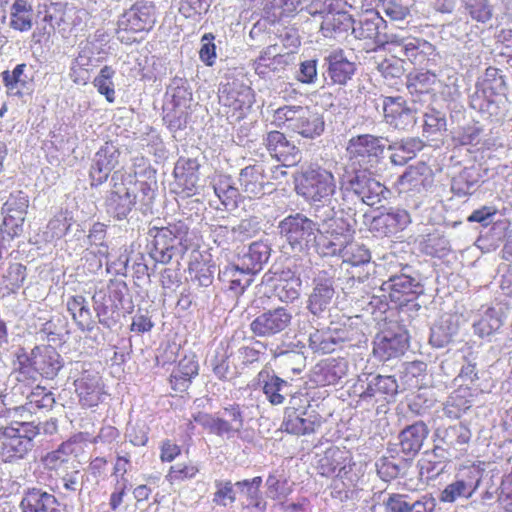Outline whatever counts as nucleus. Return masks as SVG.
Segmentation results:
<instances>
[{"instance_id":"8","label":"nucleus","mask_w":512,"mask_h":512,"mask_svg":"<svg viewBox=\"0 0 512 512\" xmlns=\"http://www.w3.org/2000/svg\"><path fill=\"white\" fill-rule=\"evenodd\" d=\"M384 138L372 134H361L349 139L346 147L349 158L362 170L377 169L385 159Z\"/></svg>"},{"instance_id":"16","label":"nucleus","mask_w":512,"mask_h":512,"mask_svg":"<svg viewBox=\"0 0 512 512\" xmlns=\"http://www.w3.org/2000/svg\"><path fill=\"white\" fill-rule=\"evenodd\" d=\"M262 283L269 285L282 302H292L300 295L301 280L290 269L269 270L264 274Z\"/></svg>"},{"instance_id":"62","label":"nucleus","mask_w":512,"mask_h":512,"mask_svg":"<svg viewBox=\"0 0 512 512\" xmlns=\"http://www.w3.org/2000/svg\"><path fill=\"white\" fill-rule=\"evenodd\" d=\"M234 486L235 484L233 485L231 481L216 480V491L214 493L213 502L223 507H226L229 503H233L236 500Z\"/></svg>"},{"instance_id":"2","label":"nucleus","mask_w":512,"mask_h":512,"mask_svg":"<svg viewBox=\"0 0 512 512\" xmlns=\"http://www.w3.org/2000/svg\"><path fill=\"white\" fill-rule=\"evenodd\" d=\"M113 188L107 198V211L117 220L126 219L139 200V209L146 212L151 208L154 192L147 182H138L131 174L115 171L112 175Z\"/></svg>"},{"instance_id":"51","label":"nucleus","mask_w":512,"mask_h":512,"mask_svg":"<svg viewBox=\"0 0 512 512\" xmlns=\"http://www.w3.org/2000/svg\"><path fill=\"white\" fill-rule=\"evenodd\" d=\"M262 484V478L256 476L250 480L238 481L235 483V487L240 493L247 497L249 505H252L260 510H264L266 503L261 500L260 486Z\"/></svg>"},{"instance_id":"11","label":"nucleus","mask_w":512,"mask_h":512,"mask_svg":"<svg viewBox=\"0 0 512 512\" xmlns=\"http://www.w3.org/2000/svg\"><path fill=\"white\" fill-rule=\"evenodd\" d=\"M368 101L376 109L382 107L385 123L394 129L409 131L417 122L416 109L401 96L369 98L366 103Z\"/></svg>"},{"instance_id":"13","label":"nucleus","mask_w":512,"mask_h":512,"mask_svg":"<svg viewBox=\"0 0 512 512\" xmlns=\"http://www.w3.org/2000/svg\"><path fill=\"white\" fill-rule=\"evenodd\" d=\"M346 5L343 0H331L329 10L322 17L320 31L324 37L344 39L349 30H353L354 19L347 11L342 9Z\"/></svg>"},{"instance_id":"34","label":"nucleus","mask_w":512,"mask_h":512,"mask_svg":"<svg viewBox=\"0 0 512 512\" xmlns=\"http://www.w3.org/2000/svg\"><path fill=\"white\" fill-rule=\"evenodd\" d=\"M270 255L271 247L266 242L256 241L249 245L247 251L239 258L238 264L241 269L256 275L268 262Z\"/></svg>"},{"instance_id":"45","label":"nucleus","mask_w":512,"mask_h":512,"mask_svg":"<svg viewBox=\"0 0 512 512\" xmlns=\"http://www.w3.org/2000/svg\"><path fill=\"white\" fill-rule=\"evenodd\" d=\"M478 90L483 97L494 95L495 97L504 96L507 91V84L502 71L495 67H488L485 70L483 80Z\"/></svg>"},{"instance_id":"52","label":"nucleus","mask_w":512,"mask_h":512,"mask_svg":"<svg viewBox=\"0 0 512 512\" xmlns=\"http://www.w3.org/2000/svg\"><path fill=\"white\" fill-rule=\"evenodd\" d=\"M115 70L111 66H104L99 74L95 77L93 84L97 88V91L104 95L109 103L115 101V89L113 83V77Z\"/></svg>"},{"instance_id":"4","label":"nucleus","mask_w":512,"mask_h":512,"mask_svg":"<svg viewBox=\"0 0 512 512\" xmlns=\"http://www.w3.org/2000/svg\"><path fill=\"white\" fill-rule=\"evenodd\" d=\"M342 205L354 199L368 206H375L387 200L391 191L372 176L369 170H355L346 176L341 184Z\"/></svg>"},{"instance_id":"37","label":"nucleus","mask_w":512,"mask_h":512,"mask_svg":"<svg viewBox=\"0 0 512 512\" xmlns=\"http://www.w3.org/2000/svg\"><path fill=\"white\" fill-rule=\"evenodd\" d=\"M200 164L196 159L179 158L174 167V176L178 184L188 191V195L194 192L199 181Z\"/></svg>"},{"instance_id":"57","label":"nucleus","mask_w":512,"mask_h":512,"mask_svg":"<svg viewBox=\"0 0 512 512\" xmlns=\"http://www.w3.org/2000/svg\"><path fill=\"white\" fill-rule=\"evenodd\" d=\"M228 355L223 347H218L215 350V355L210 359V366L216 377L220 380L231 379L234 371L231 368L228 360Z\"/></svg>"},{"instance_id":"60","label":"nucleus","mask_w":512,"mask_h":512,"mask_svg":"<svg viewBox=\"0 0 512 512\" xmlns=\"http://www.w3.org/2000/svg\"><path fill=\"white\" fill-rule=\"evenodd\" d=\"M260 230V222L256 217L242 219L237 225L231 227L235 239L241 241L255 236Z\"/></svg>"},{"instance_id":"63","label":"nucleus","mask_w":512,"mask_h":512,"mask_svg":"<svg viewBox=\"0 0 512 512\" xmlns=\"http://www.w3.org/2000/svg\"><path fill=\"white\" fill-rule=\"evenodd\" d=\"M265 351L266 344L261 341H253L250 343V345H242L238 349L239 358L245 365L258 362L260 355H263Z\"/></svg>"},{"instance_id":"28","label":"nucleus","mask_w":512,"mask_h":512,"mask_svg":"<svg viewBox=\"0 0 512 512\" xmlns=\"http://www.w3.org/2000/svg\"><path fill=\"white\" fill-rule=\"evenodd\" d=\"M428 435L429 428L423 421L406 426L398 436L401 452L409 458L415 457Z\"/></svg>"},{"instance_id":"29","label":"nucleus","mask_w":512,"mask_h":512,"mask_svg":"<svg viewBox=\"0 0 512 512\" xmlns=\"http://www.w3.org/2000/svg\"><path fill=\"white\" fill-rule=\"evenodd\" d=\"M258 377L263 393L272 405H282L286 397L291 394V385L273 371L262 370Z\"/></svg>"},{"instance_id":"47","label":"nucleus","mask_w":512,"mask_h":512,"mask_svg":"<svg viewBox=\"0 0 512 512\" xmlns=\"http://www.w3.org/2000/svg\"><path fill=\"white\" fill-rule=\"evenodd\" d=\"M75 387L83 405L92 407L98 404L101 388L97 377L83 376L75 381Z\"/></svg>"},{"instance_id":"58","label":"nucleus","mask_w":512,"mask_h":512,"mask_svg":"<svg viewBox=\"0 0 512 512\" xmlns=\"http://www.w3.org/2000/svg\"><path fill=\"white\" fill-rule=\"evenodd\" d=\"M478 173H476V170L474 168H465L463 169L460 174L455 177L452 181L451 189L454 192V194L458 196H466L469 195V187L466 188V190L460 188L461 183L468 184L470 188H473L474 190L478 186Z\"/></svg>"},{"instance_id":"31","label":"nucleus","mask_w":512,"mask_h":512,"mask_svg":"<svg viewBox=\"0 0 512 512\" xmlns=\"http://www.w3.org/2000/svg\"><path fill=\"white\" fill-rule=\"evenodd\" d=\"M437 437L449 450L465 452L471 440L472 433L470 429L462 424L456 423L446 428H438L435 431Z\"/></svg>"},{"instance_id":"12","label":"nucleus","mask_w":512,"mask_h":512,"mask_svg":"<svg viewBox=\"0 0 512 512\" xmlns=\"http://www.w3.org/2000/svg\"><path fill=\"white\" fill-rule=\"evenodd\" d=\"M339 257L342 259V265L350 267L346 270L352 280L362 283L369 278L372 271L371 252L366 245L352 239L344 250L342 249Z\"/></svg>"},{"instance_id":"23","label":"nucleus","mask_w":512,"mask_h":512,"mask_svg":"<svg viewBox=\"0 0 512 512\" xmlns=\"http://www.w3.org/2000/svg\"><path fill=\"white\" fill-rule=\"evenodd\" d=\"M32 369L46 379H54L64 366L62 356L50 345L32 349Z\"/></svg>"},{"instance_id":"24","label":"nucleus","mask_w":512,"mask_h":512,"mask_svg":"<svg viewBox=\"0 0 512 512\" xmlns=\"http://www.w3.org/2000/svg\"><path fill=\"white\" fill-rule=\"evenodd\" d=\"M410 222V214L405 209L389 208L373 217L370 229L379 235L390 236L404 230Z\"/></svg>"},{"instance_id":"55","label":"nucleus","mask_w":512,"mask_h":512,"mask_svg":"<svg viewBox=\"0 0 512 512\" xmlns=\"http://www.w3.org/2000/svg\"><path fill=\"white\" fill-rule=\"evenodd\" d=\"M213 188L225 209H232L237 206L239 191L230 183L229 179H220L214 184Z\"/></svg>"},{"instance_id":"6","label":"nucleus","mask_w":512,"mask_h":512,"mask_svg":"<svg viewBox=\"0 0 512 512\" xmlns=\"http://www.w3.org/2000/svg\"><path fill=\"white\" fill-rule=\"evenodd\" d=\"M277 228L280 237L294 253H307L314 248L320 232L318 220H313L300 212L282 219Z\"/></svg>"},{"instance_id":"14","label":"nucleus","mask_w":512,"mask_h":512,"mask_svg":"<svg viewBox=\"0 0 512 512\" xmlns=\"http://www.w3.org/2000/svg\"><path fill=\"white\" fill-rule=\"evenodd\" d=\"M156 23V7L151 1H138L120 16V29L131 32H148Z\"/></svg>"},{"instance_id":"48","label":"nucleus","mask_w":512,"mask_h":512,"mask_svg":"<svg viewBox=\"0 0 512 512\" xmlns=\"http://www.w3.org/2000/svg\"><path fill=\"white\" fill-rule=\"evenodd\" d=\"M368 5L373 3L376 10L384 13L391 21H403L410 16V8L403 0H366Z\"/></svg>"},{"instance_id":"64","label":"nucleus","mask_w":512,"mask_h":512,"mask_svg":"<svg viewBox=\"0 0 512 512\" xmlns=\"http://www.w3.org/2000/svg\"><path fill=\"white\" fill-rule=\"evenodd\" d=\"M323 371L325 381L329 385L336 384L347 375V362L344 359L333 360L323 368Z\"/></svg>"},{"instance_id":"26","label":"nucleus","mask_w":512,"mask_h":512,"mask_svg":"<svg viewBox=\"0 0 512 512\" xmlns=\"http://www.w3.org/2000/svg\"><path fill=\"white\" fill-rule=\"evenodd\" d=\"M264 142L267 150L285 166H293L301 160L299 148L290 143L285 134L280 131H270Z\"/></svg>"},{"instance_id":"17","label":"nucleus","mask_w":512,"mask_h":512,"mask_svg":"<svg viewBox=\"0 0 512 512\" xmlns=\"http://www.w3.org/2000/svg\"><path fill=\"white\" fill-rule=\"evenodd\" d=\"M292 314L277 307L259 314L251 323V331L259 337H271L284 331L291 323Z\"/></svg>"},{"instance_id":"21","label":"nucleus","mask_w":512,"mask_h":512,"mask_svg":"<svg viewBox=\"0 0 512 512\" xmlns=\"http://www.w3.org/2000/svg\"><path fill=\"white\" fill-rule=\"evenodd\" d=\"M408 347V336L400 328L397 331L385 330L377 334L373 353L381 361H387L402 355Z\"/></svg>"},{"instance_id":"43","label":"nucleus","mask_w":512,"mask_h":512,"mask_svg":"<svg viewBox=\"0 0 512 512\" xmlns=\"http://www.w3.org/2000/svg\"><path fill=\"white\" fill-rule=\"evenodd\" d=\"M458 332V326L451 316L442 318L431 328L429 342L435 348L447 346Z\"/></svg>"},{"instance_id":"10","label":"nucleus","mask_w":512,"mask_h":512,"mask_svg":"<svg viewBox=\"0 0 512 512\" xmlns=\"http://www.w3.org/2000/svg\"><path fill=\"white\" fill-rule=\"evenodd\" d=\"M186 233L184 224L151 228L148 234L152 240L146 247L149 256L155 263L168 264L177 250L176 242L181 241Z\"/></svg>"},{"instance_id":"7","label":"nucleus","mask_w":512,"mask_h":512,"mask_svg":"<svg viewBox=\"0 0 512 512\" xmlns=\"http://www.w3.org/2000/svg\"><path fill=\"white\" fill-rule=\"evenodd\" d=\"M246 409L239 404H232L224 407L219 417L199 412L193 416V419L209 433L231 439L243 430Z\"/></svg>"},{"instance_id":"40","label":"nucleus","mask_w":512,"mask_h":512,"mask_svg":"<svg viewBox=\"0 0 512 512\" xmlns=\"http://www.w3.org/2000/svg\"><path fill=\"white\" fill-rule=\"evenodd\" d=\"M239 182L243 191L250 198H258L264 194L263 168L250 165L240 171Z\"/></svg>"},{"instance_id":"32","label":"nucleus","mask_w":512,"mask_h":512,"mask_svg":"<svg viewBox=\"0 0 512 512\" xmlns=\"http://www.w3.org/2000/svg\"><path fill=\"white\" fill-rule=\"evenodd\" d=\"M453 456V453L446 446L434 445L432 450L423 453L422 459L418 462L420 476L426 475V479L438 476L444 467L438 468V466L443 465Z\"/></svg>"},{"instance_id":"42","label":"nucleus","mask_w":512,"mask_h":512,"mask_svg":"<svg viewBox=\"0 0 512 512\" xmlns=\"http://www.w3.org/2000/svg\"><path fill=\"white\" fill-rule=\"evenodd\" d=\"M327 222H329V224L325 232L329 239L337 244L340 256L342 254V249L344 250V247H346V245H348L352 240V225L343 218H335V215L332 219H328Z\"/></svg>"},{"instance_id":"22","label":"nucleus","mask_w":512,"mask_h":512,"mask_svg":"<svg viewBox=\"0 0 512 512\" xmlns=\"http://www.w3.org/2000/svg\"><path fill=\"white\" fill-rule=\"evenodd\" d=\"M57 497L40 487H28L23 490L19 507L22 512H62Z\"/></svg>"},{"instance_id":"53","label":"nucleus","mask_w":512,"mask_h":512,"mask_svg":"<svg viewBox=\"0 0 512 512\" xmlns=\"http://www.w3.org/2000/svg\"><path fill=\"white\" fill-rule=\"evenodd\" d=\"M342 454L343 452L339 449L327 450L319 460L317 467L319 474L325 477L341 474L342 470L339 469V465L342 464Z\"/></svg>"},{"instance_id":"38","label":"nucleus","mask_w":512,"mask_h":512,"mask_svg":"<svg viewBox=\"0 0 512 512\" xmlns=\"http://www.w3.org/2000/svg\"><path fill=\"white\" fill-rule=\"evenodd\" d=\"M66 307L71 314L72 319L81 331H92L94 328V319L89 303L82 295H75L68 298Z\"/></svg>"},{"instance_id":"9","label":"nucleus","mask_w":512,"mask_h":512,"mask_svg":"<svg viewBox=\"0 0 512 512\" xmlns=\"http://www.w3.org/2000/svg\"><path fill=\"white\" fill-rule=\"evenodd\" d=\"M39 434V428L32 422H16L3 431L1 454L5 461L24 458L34 447L33 439Z\"/></svg>"},{"instance_id":"30","label":"nucleus","mask_w":512,"mask_h":512,"mask_svg":"<svg viewBox=\"0 0 512 512\" xmlns=\"http://www.w3.org/2000/svg\"><path fill=\"white\" fill-rule=\"evenodd\" d=\"M77 450L78 446L74 442H64L58 449L48 453L43 462L50 470L75 469L80 466Z\"/></svg>"},{"instance_id":"49","label":"nucleus","mask_w":512,"mask_h":512,"mask_svg":"<svg viewBox=\"0 0 512 512\" xmlns=\"http://www.w3.org/2000/svg\"><path fill=\"white\" fill-rule=\"evenodd\" d=\"M411 462L408 459L395 461L394 458L382 457L377 463V473L384 481H390L407 473Z\"/></svg>"},{"instance_id":"35","label":"nucleus","mask_w":512,"mask_h":512,"mask_svg":"<svg viewBox=\"0 0 512 512\" xmlns=\"http://www.w3.org/2000/svg\"><path fill=\"white\" fill-rule=\"evenodd\" d=\"M306 412H299L294 407L285 409L282 429L290 434L305 435L315 431V427L319 426L315 416L304 417Z\"/></svg>"},{"instance_id":"5","label":"nucleus","mask_w":512,"mask_h":512,"mask_svg":"<svg viewBox=\"0 0 512 512\" xmlns=\"http://www.w3.org/2000/svg\"><path fill=\"white\" fill-rule=\"evenodd\" d=\"M274 122L278 127L284 126L308 139L321 136L325 130L323 114L308 106L285 105L279 107L274 113Z\"/></svg>"},{"instance_id":"18","label":"nucleus","mask_w":512,"mask_h":512,"mask_svg":"<svg viewBox=\"0 0 512 512\" xmlns=\"http://www.w3.org/2000/svg\"><path fill=\"white\" fill-rule=\"evenodd\" d=\"M366 386L360 384L359 399L367 404L394 398L398 394V382L391 375H375L366 377Z\"/></svg>"},{"instance_id":"33","label":"nucleus","mask_w":512,"mask_h":512,"mask_svg":"<svg viewBox=\"0 0 512 512\" xmlns=\"http://www.w3.org/2000/svg\"><path fill=\"white\" fill-rule=\"evenodd\" d=\"M409 267H404L402 271H406ZM384 291H390L392 301H401V296L416 295L420 293L421 286L418 279L402 272L401 274L392 275L383 283Z\"/></svg>"},{"instance_id":"3","label":"nucleus","mask_w":512,"mask_h":512,"mask_svg":"<svg viewBox=\"0 0 512 512\" xmlns=\"http://www.w3.org/2000/svg\"><path fill=\"white\" fill-rule=\"evenodd\" d=\"M386 44L391 57L377 63V70L385 79L400 78L405 72L403 64L406 60L414 65H423L427 55L433 51L429 42L415 37L391 35Z\"/></svg>"},{"instance_id":"56","label":"nucleus","mask_w":512,"mask_h":512,"mask_svg":"<svg viewBox=\"0 0 512 512\" xmlns=\"http://www.w3.org/2000/svg\"><path fill=\"white\" fill-rule=\"evenodd\" d=\"M497 98L498 97L489 94L488 97H483L482 93L476 91L471 98V106L488 117H498L501 113V109Z\"/></svg>"},{"instance_id":"36","label":"nucleus","mask_w":512,"mask_h":512,"mask_svg":"<svg viewBox=\"0 0 512 512\" xmlns=\"http://www.w3.org/2000/svg\"><path fill=\"white\" fill-rule=\"evenodd\" d=\"M252 272L241 269L240 264L227 265L219 270V279L228 284V289L238 296L244 293L253 282Z\"/></svg>"},{"instance_id":"44","label":"nucleus","mask_w":512,"mask_h":512,"mask_svg":"<svg viewBox=\"0 0 512 512\" xmlns=\"http://www.w3.org/2000/svg\"><path fill=\"white\" fill-rule=\"evenodd\" d=\"M469 396L467 389L453 391L443 404V415L450 419H459L471 407Z\"/></svg>"},{"instance_id":"39","label":"nucleus","mask_w":512,"mask_h":512,"mask_svg":"<svg viewBox=\"0 0 512 512\" xmlns=\"http://www.w3.org/2000/svg\"><path fill=\"white\" fill-rule=\"evenodd\" d=\"M432 182V171L424 162H419L414 166H410L400 177V183L402 185L418 192L426 190Z\"/></svg>"},{"instance_id":"25","label":"nucleus","mask_w":512,"mask_h":512,"mask_svg":"<svg viewBox=\"0 0 512 512\" xmlns=\"http://www.w3.org/2000/svg\"><path fill=\"white\" fill-rule=\"evenodd\" d=\"M386 28V21L379 10L369 9L363 13L359 20H354L352 34L357 39L373 40L377 44L386 43L381 39V30Z\"/></svg>"},{"instance_id":"50","label":"nucleus","mask_w":512,"mask_h":512,"mask_svg":"<svg viewBox=\"0 0 512 512\" xmlns=\"http://www.w3.org/2000/svg\"><path fill=\"white\" fill-rule=\"evenodd\" d=\"M26 64H18L13 71L5 70L2 72V80L10 95L22 96V90L26 87L29 77L24 74Z\"/></svg>"},{"instance_id":"59","label":"nucleus","mask_w":512,"mask_h":512,"mask_svg":"<svg viewBox=\"0 0 512 512\" xmlns=\"http://www.w3.org/2000/svg\"><path fill=\"white\" fill-rule=\"evenodd\" d=\"M465 9L472 19L485 23L492 17V7L488 0H464Z\"/></svg>"},{"instance_id":"27","label":"nucleus","mask_w":512,"mask_h":512,"mask_svg":"<svg viewBox=\"0 0 512 512\" xmlns=\"http://www.w3.org/2000/svg\"><path fill=\"white\" fill-rule=\"evenodd\" d=\"M332 279L319 275L314 279V287L309 295L308 309L315 316H321L329 310L334 297Z\"/></svg>"},{"instance_id":"20","label":"nucleus","mask_w":512,"mask_h":512,"mask_svg":"<svg viewBox=\"0 0 512 512\" xmlns=\"http://www.w3.org/2000/svg\"><path fill=\"white\" fill-rule=\"evenodd\" d=\"M119 156L120 152L112 142H106L100 147L94 155L89 172L92 186H99L108 179L119 163Z\"/></svg>"},{"instance_id":"61","label":"nucleus","mask_w":512,"mask_h":512,"mask_svg":"<svg viewBox=\"0 0 512 512\" xmlns=\"http://www.w3.org/2000/svg\"><path fill=\"white\" fill-rule=\"evenodd\" d=\"M84 477L85 475L80 472L79 467L71 469V471L64 469L60 481L65 491L80 493L83 489Z\"/></svg>"},{"instance_id":"19","label":"nucleus","mask_w":512,"mask_h":512,"mask_svg":"<svg viewBox=\"0 0 512 512\" xmlns=\"http://www.w3.org/2000/svg\"><path fill=\"white\" fill-rule=\"evenodd\" d=\"M324 67V80L333 85H346L356 71L355 63L348 60L341 49L334 50L324 57Z\"/></svg>"},{"instance_id":"54","label":"nucleus","mask_w":512,"mask_h":512,"mask_svg":"<svg viewBox=\"0 0 512 512\" xmlns=\"http://www.w3.org/2000/svg\"><path fill=\"white\" fill-rule=\"evenodd\" d=\"M28 204L29 200L27 195L22 191H17L10 195L4 203L2 210L6 215L16 216V220L20 218L25 219Z\"/></svg>"},{"instance_id":"15","label":"nucleus","mask_w":512,"mask_h":512,"mask_svg":"<svg viewBox=\"0 0 512 512\" xmlns=\"http://www.w3.org/2000/svg\"><path fill=\"white\" fill-rule=\"evenodd\" d=\"M483 470L472 466L466 469L460 477L448 484L440 493V501L453 503L459 498L468 499L479 488Z\"/></svg>"},{"instance_id":"41","label":"nucleus","mask_w":512,"mask_h":512,"mask_svg":"<svg viewBox=\"0 0 512 512\" xmlns=\"http://www.w3.org/2000/svg\"><path fill=\"white\" fill-rule=\"evenodd\" d=\"M198 375V363L193 358H184L173 370L170 382L174 390L184 391L191 383V379Z\"/></svg>"},{"instance_id":"46","label":"nucleus","mask_w":512,"mask_h":512,"mask_svg":"<svg viewBox=\"0 0 512 512\" xmlns=\"http://www.w3.org/2000/svg\"><path fill=\"white\" fill-rule=\"evenodd\" d=\"M503 325L501 308H488L473 325L474 332L480 337H488L498 331Z\"/></svg>"},{"instance_id":"1","label":"nucleus","mask_w":512,"mask_h":512,"mask_svg":"<svg viewBox=\"0 0 512 512\" xmlns=\"http://www.w3.org/2000/svg\"><path fill=\"white\" fill-rule=\"evenodd\" d=\"M295 191L312 205L315 219L327 223L335 215L337 183L334 174L320 166H309L295 177Z\"/></svg>"}]
</instances>
